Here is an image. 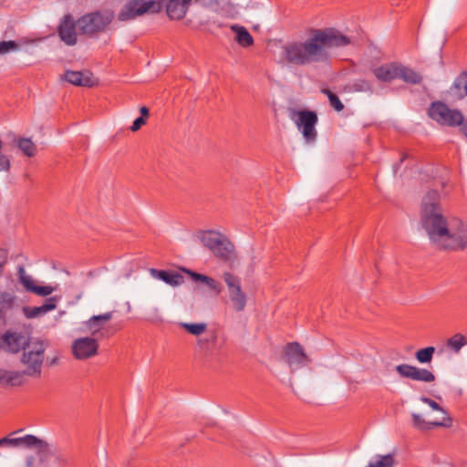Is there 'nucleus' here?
Listing matches in <instances>:
<instances>
[{
  "instance_id": "17",
  "label": "nucleus",
  "mask_w": 467,
  "mask_h": 467,
  "mask_svg": "<svg viewBox=\"0 0 467 467\" xmlns=\"http://www.w3.org/2000/svg\"><path fill=\"white\" fill-rule=\"evenodd\" d=\"M399 62L386 63L372 69L376 78L381 82H391L398 79Z\"/></svg>"
},
{
  "instance_id": "36",
  "label": "nucleus",
  "mask_w": 467,
  "mask_h": 467,
  "mask_svg": "<svg viewBox=\"0 0 467 467\" xmlns=\"http://www.w3.org/2000/svg\"><path fill=\"white\" fill-rule=\"evenodd\" d=\"M453 88L461 96H467V72L462 73L454 81Z\"/></svg>"
},
{
  "instance_id": "43",
  "label": "nucleus",
  "mask_w": 467,
  "mask_h": 467,
  "mask_svg": "<svg viewBox=\"0 0 467 467\" xmlns=\"http://www.w3.org/2000/svg\"><path fill=\"white\" fill-rule=\"evenodd\" d=\"M6 263V260L4 256H1L0 255V277L2 276L3 275V272H4V266Z\"/></svg>"
},
{
  "instance_id": "23",
  "label": "nucleus",
  "mask_w": 467,
  "mask_h": 467,
  "mask_svg": "<svg viewBox=\"0 0 467 467\" xmlns=\"http://www.w3.org/2000/svg\"><path fill=\"white\" fill-rule=\"evenodd\" d=\"M16 300L14 293L0 291V321L5 322L7 314L15 307Z\"/></svg>"
},
{
  "instance_id": "32",
  "label": "nucleus",
  "mask_w": 467,
  "mask_h": 467,
  "mask_svg": "<svg viewBox=\"0 0 467 467\" xmlns=\"http://www.w3.org/2000/svg\"><path fill=\"white\" fill-rule=\"evenodd\" d=\"M467 344L465 337L462 334H455L447 340V347L453 352L459 353L462 347Z\"/></svg>"
},
{
  "instance_id": "3",
  "label": "nucleus",
  "mask_w": 467,
  "mask_h": 467,
  "mask_svg": "<svg viewBox=\"0 0 467 467\" xmlns=\"http://www.w3.org/2000/svg\"><path fill=\"white\" fill-rule=\"evenodd\" d=\"M114 17L115 14L110 9L88 13L77 20L78 33L88 36H95L105 31Z\"/></svg>"
},
{
  "instance_id": "14",
  "label": "nucleus",
  "mask_w": 467,
  "mask_h": 467,
  "mask_svg": "<svg viewBox=\"0 0 467 467\" xmlns=\"http://www.w3.org/2000/svg\"><path fill=\"white\" fill-rule=\"evenodd\" d=\"M99 343L95 337H80L72 345V352L77 359H87L98 353Z\"/></svg>"
},
{
  "instance_id": "34",
  "label": "nucleus",
  "mask_w": 467,
  "mask_h": 467,
  "mask_svg": "<svg viewBox=\"0 0 467 467\" xmlns=\"http://www.w3.org/2000/svg\"><path fill=\"white\" fill-rule=\"evenodd\" d=\"M180 327L193 336H200L203 334L207 328V325L205 323H181Z\"/></svg>"
},
{
  "instance_id": "44",
  "label": "nucleus",
  "mask_w": 467,
  "mask_h": 467,
  "mask_svg": "<svg viewBox=\"0 0 467 467\" xmlns=\"http://www.w3.org/2000/svg\"><path fill=\"white\" fill-rule=\"evenodd\" d=\"M140 112L143 118H147L149 116V109L144 106L140 108Z\"/></svg>"
},
{
  "instance_id": "5",
  "label": "nucleus",
  "mask_w": 467,
  "mask_h": 467,
  "mask_svg": "<svg viewBox=\"0 0 467 467\" xmlns=\"http://www.w3.org/2000/svg\"><path fill=\"white\" fill-rule=\"evenodd\" d=\"M161 8L162 4L158 0H129L119 10L117 17L119 21L128 22L148 13H159Z\"/></svg>"
},
{
  "instance_id": "15",
  "label": "nucleus",
  "mask_w": 467,
  "mask_h": 467,
  "mask_svg": "<svg viewBox=\"0 0 467 467\" xmlns=\"http://www.w3.org/2000/svg\"><path fill=\"white\" fill-rule=\"evenodd\" d=\"M57 33L60 39L67 46H74L78 41V25L71 15L64 16L58 27Z\"/></svg>"
},
{
  "instance_id": "4",
  "label": "nucleus",
  "mask_w": 467,
  "mask_h": 467,
  "mask_svg": "<svg viewBox=\"0 0 467 467\" xmlns=\"http://www.w3.org/2000/svg\"><path fill=\"white\" fill-rule=\"evenodd\" d=\"M47 348V341L34 340L25 348L21 357V363L25 367L24 374L26 376L40 377L45 351Z\"/></svg>"
},
{
  "instance_id": "45",
  "label": "nucleus",
  "mask_w": 467,
  "mask_h": 467,
  "mask_svg": "<svg viewBox=\"0 0 467 467\" xmlns=\"http://www.w3.org/2000/svg\"><path fill=\"white\" fill-rule=\"evenodd\" d=\"M202 4H218V0H200Z\"/></svg>"
},
{
  "instance_id": "21",
  "label": "nucleus",
  "mask_w": 467,
  "mask_h": 467,
  "mask_svg": "<svg viewBox=\"0 0 467 467\" xmlns=\"http://www.w3.org/2000/svg\"><path fill=\"white\" fill-rule=\"evenodd\" d=\"M112 317L113 312L92 316L85 322V326L90 331L91 336L96 337L98 335H100V330L104 327V325L112 318Z\"/></svg>"
},
{
  "instance_id": "1",
  "label": "nucleus",
  "mask_w": 467,
  "mask_h": 467,
  "mask_svg": "<svg viewBox=\"0 0 467 467\" xmlns=\"http://www.w3.org/2000/svg\"><path fill=\"white\" fill-rule=\"evenodd\" d=\"M437 191H430L422 200L421 224L431 242L440 249L467 247V223L457 218L446 220L439 205Z\"/></svg>"
},
{
  "instance_id": "40",
  "label": "nucleus",
  "mask_w": 467,
  "mask_h": 467,
  "mask_svg": "<svg viewBox=\"0 0 467 467\" xmlns=\"http://www.w3.org/2000/svg\"><path fill=\"white\" fill-rule=\"evenodd\" d=\"M354 87L357 91H370L372 89L370 83L364 79L356 82Z\"/></svg>"
},
{
  "instance_id": "42",
  "label": "nucleus",
  "mask_w": 467,
  "mask_h": 467,
  "mask_svg": "<svg viewBox=\"0 0 467 467\" xmlns=\"http://www.w3.org/2000/svg\"><path fill=\"white\" fill-rule=\"evenodd\" d=\"M35 457L34 456H28L26 459V467H35Z\"/></svg>"
},
{
  "instance_id": "33",
  "label": "nucleus",
  "mask_w": 467,
  "mask_h": 467,
  "mask_svg": "<svg viewBox=\"0 0 467 467\" xmlns=\"http://www.w3.org/2000/svg\"><path fill=\"white\" fill-rule=\"evenodd\" d=\"M17 146L27 157H33L36 153V146L30 139L20 138Z\"/></svg>"
},
{
  "instance_id": "6",
  "label": "nucleus",
  "mask_w": 467,
  "mask_h": 467,
  "mask_svg": "<svg viewBox=\"0 0 467 467\" xmlns=\"http://www.w3.org/2000/svg\"><path fill=\"white\" fill-rule=\"evenodd\" d=\"M420 400L423 403L428 404L433 410L441 412L442 414V417L441 419H435L428 421L425 419H423V417L420 414L411 413L412 425L414 428L422 431H426L431 430L434 427L449 428L451 426L452 419L448 415L445 410L442 407H441L436 401L427 397H421Z\"/></svg>"
},
{
  "instance_id": "11",
  "label": "nucleus",
  "mask_w": 467,
  "mask_h": 467,
  "mask_svg": "<svg viewBox=\"0 0 467 467\" xmlns=\"http://www.w3.org/2000/svg\"><path fill=\"white\" fill-rule=\"evenodd\" d=\"M223 278L227 285L233 308L237 312L243 311L245 308L247 298L242 290L240 278L229 272L223 273Z\"/></svg>"
},
{
  "instance_id": "46",
  "label": "nucleus",
  "mask_w": 467,
  "mask_h": 467,
  "mask_svg": "<svg viewBox=\"0 0 467 467\" xmlns=\"http://www.w3.org/2000/svg\"><path fill=\"white\" fill-rule=\"evenodd\" d=\"M461 130H462V133L464 134V136L467 138V123L463 124Z\"/></svg>"
},
{
  "instance_id": "30",
  "label": "nucleus",
  "mask_w": 467,
  "mask_h": 467,
  "mask_svg": "<svg viewBox=\"0 0 467 467\" xmlns=\"http://www.w3.org/2000/svg\"><path fill=\"white\" fill-rule=\"evenodd\" d=\"M395 465L394 454L376 455L368 463L367 467H393Z\"/></svg>"
},
{
  "instance_id": "25",
  "label": "nucleus",
  "mask_w": 467,
  "mask_h": 467,
  "mask_svg": "<svg viewBox=\"0 0 467 467\" xmlns=\"http://www.w3.org/2000/svg\"><path fill=\"white\" fill-rule=\"evenodd\" d=\"M189 275L192 279V281L196 283H202L204 285H206L208 288H210L212 291H213L216 295H219L222 292V285L221 284L216 281L215 279L202 275L198 274L192 271H188Z\"/></svg>"
},
{
  "instance_id": "38",
  "label": "nucleus",
  "mask_w": 467,
  "mask_h": 467,
  "mask_svg": "<svg viewBox=\"0 0 467 467\" xmlns=\"http://www.w3.org/2000/svg\"><path fill=\"white\" fill-rule=\"evenodd\" d=\"M19 50V45L13 40L0 42V56Z\"/></svg>"
},
{
  "instance_id": "10",
  "label": "nucleus",
  "mask_w": 467,
  "mask_h": 467,
  "mask_svg": "<svg viewBox=\"0 0 467 467\" xmlns=\"http://www.w3.org/2000/svg\"><path fill=\"white\" fill-rule=\"evenodd\" d=\"M281 359L289 367L291 373L311 363L303 347L297 342H292L284 348Z\"/></svg>"
},
{
  "instance_id": "35",
  "label": "nucleus",
  "mask_w": 467,
  "mask_h": 467,
  "mask_svg": "<svg viewBox=\"0 0 467 467\" xmlns=\"http://www.w3.org/2000/svg\"><path fill=\"white\" fill-rule=\"evenodd\" d=\"M435 352L434 347H427L425 348L419 349L416 354V359L420 363H431L432 360L433 354Z\"/></svg>"
},
{
  "instance_id": "18",
  "label": "nucleus",
  "mask_w": 467,
  "mask_h": 467,
  "mask_svg": "<svg viewBox=\"0 0 467 467\" xmlns=\"http://www.w3.org/2000/svg\"><path fill=\"white\" fill-rule=\"evenodd\" d=\"M192 0H166V13L171 19H182Z\"/></svg>"
},
{
  "instance_id": "12",
  "label": "nucleus",
  "mask_w": 467,
  "mask_h": 467,
  "mask_svg": "<svg viewBox=\"0 0 467 467\" xmlns=\"http://www.w3.org/2000/svg\"><path fill=\"white\" fill-rule=\"evenodd\" d=\"M30 343L29 337L25 333L8 330L0 337V350L17 353L21 349L25 350Z\"/></svg>"
},
{
  "instance_id": "28",
  "label": "nucleus",
  "mask_w": 467,
  "mask_h": 467,
  "mask_svg": "<svg viewBox=\"0 0 467 467\" xmlns=\"http://www.w3.org/2000/svg\"><path fill=\"white\" fill-rule=\"evenodd\" d=\"M24 370L22 372L16 370H6L0 368V381L12 386H18L23 383Z\"/></svg>"
},
{
  "instance_id": "37",
  "label": "nucleus",
  "mask_w": 467,
  "mask_h": 467,
  "mask_svg": "<svg viewBox=\"0 0 467 467\" xmlns=\"http://www.w3.org/2000/svg\"><path fill=\"white\" fill-rule=\"evenodd\" d=\"M322 92L327 96L330 106L332 108H334L337 111L343 110L344 105L340 101L339 98L335 93H333L331 90L327 89V88L323 89Z\"/></svg>"
},
{
  "instance_id": "9",
  "label": "nucleus",
  "mask_w": 467,
  "mask_h": 467,
  "mask_svg": "<svg viewBox=\"0 0 467 467\" xmlns=\"http://www.w3.org/2000/svg\"><path fill=\"white\" fill-rule=\"evenodd\" d=\"M2 446H23L26 449H32L35 450L41 459L47 455L49 451V444L47 441L32 434H26L19 438L4 437L0 439V447Z\"/></svg>"
},
{
  "instance_id": "24",
  "label": "nucleus",
  "mask_w": 467,
  "mask_h": 467,
  "mask_svg": "<svg viewBox=\"0 0 467 467\" xmlns=\"http://www.w3.org/2000/svg\"><path fill=\"white\" fill-rule=\"evenodd\" d=\"M223 234L214 231H204L198 234V239L201 243L207 247L211 252L213 248L220 244L221 241L224 238Z\"/></svg>"
},
{
  "instance_id": "27",
  "label": "nucleus",
  "mask_w": 467,
  "mask_h": 467,
  "mask_svg": "<svg viewBox=\"0 0 467 467\" xmlns=\"http://www.w3.org/2000/svg\"><path fill=\"white\" fill-rule=\"evenodd\" d=\"M234 252V246L226 237H224L221 241L220 244H217L212 251L215 256L223 260H230Z\"/></svg>"
},
{
  "instance_id": "26",
  "label": "nucleus",
  "mask_w": 467,
  "mask_h": 467,
  "mask_svg": "<svg viewBox=\"0 0 467 467\" xmlns=\"http://www.w3.org/2000/svg\"><path fill=\"white\" fill-rule=\"evenodd\" d=\"M398 78L401 79L405 83L412 85L420 84L422 81V77L420 73L409 67L402 65L401 63L399 64Z\"/></svg>"
},
{
  "instance_id": "29",
  "label": "nucleus",
  "mask_w": 467,
  "mask_h": 467,
  "mask_svg": "<svg viewBox=\"0 0 467 467\" xmlns=\"http://www.w3.org/2000/svg\"><path fill=\"white\" fill-rule=\"evenodd\" d=\"M231 30L236 34V41L240 46L248 47L254 44L253 36L244 26L233 25Z\"/></svg>"
},
{
  "instance_id": "20",
  "label": "nucleus",
  "mask_w": 467,
  "mask_h": 467,
  "mask_svg": "<svg viewBox=\"0 0 467 467\" xmlns=\"http://www.w3.org/2000/svg\"><path fill=\"white\" fill-rule=\"evenodd\" d=\"M64 78L76 86L91 87L94 85L93 75L89 71L67 70L65 72Z\"/></svg>"
},
{
  "instance_id": "8",
  "label": "nucleus",
  "mask_w": 467,
  "mask_h": 467,
  "mask_svg": "<svg viewBox=\"0 0 467 467\" xmlns=\"http://www.w3.org/2000/svg\"><path fill=\"white\" fill-rule=\"evenodd\" d=\"M289 117L296 123L306 141L316 140L317 133L315 127L318 119L315 111L292 109Z\"/></svg>"
},
{
  "instance_id": "31",
  "label": "nucleus",
  "mask_w": 467,
  "mask_h": 467,
  "mask_svg": "<svg viewBox=\"0 0 467 467\" xmlns=\"http://www.w3.org/2000/svg\"><path fill=\"white\" fill-rule=\"evenodd\" d=\"M216 342V335L213 334L211 337L199 338L197 341L198 348L205 357H208L212 353V347Z\"/></svg>"
},
{
  "instance_id": "16",
  "label": "nucleus",
  "mask_w": 467,
  "mask_h": 467,
  "mask_svg": "<svg viewBox=\"0 0 467 467\" xmlns=\"http://www.w3.org/2000/svg\"><path fill=\"white\" fill-rule=\"evenodd\" d=\"M396 370L400 377L410 379L413 380L430 383L433 382L436 379L435 375L431 371L426 368H420L409 364L398 365L396 367Z\"/></svg>"
},
{
  "instance_id": "39",
  "label": "nucleus",
  "mask_w": 467,
  "mask_h": 467,
  "mask_svg": "<svg viewBox=\"0 0 467 467\" xmlns=\"http://www.w3.org/2000/svg\"><path fill=\"white\" fill-rule=\"evenodd\" d=\"M3 145L4 143L0 140V171H8L10 170L11 163L9 158L2 152Z\"/></svg>"
},
{
  "instance_id": "47",
  "label": "nucleus",
  "mask_w": 467,
  "mask_h": 467,
  "mask_svg": "<svg viewBox=\"0 0 467 467\" xmlns=\"http://www.w3.org/2000/svg\"><path fill=\"white\" fill-rule=\"evenodd\" d=\"M57 358H55L50 361V365H55L57 363Z\"/></svg>"
},
{
  "instance_id": "7",
  "label": "nucleus",
  "mask_w": 467,
  "mask_h": 467,
  "mask_svg": "<svg viewBox=\"0 0 467 467\" xmlns=\"http://www.w3.org/2000/svg\"><path fill=\"white\" fill-rule=\"evenodd\" d=\"M428 114L431 119L441 125L453 127L463 122V116L460 110L451 109L441 101L431 103Z\"/></svg>"
},
{
  "instance_id": "19",
  "label": "nucleus",
  "mask_w": 467,
  "mask_h": 467,
  "mask_svg": "<svg viewBox=\"0 0 467 467\" xmlns=\"http://www.w3.org/2000/svg\"><path fill=\"white\" fill-rule=\"evenodd\" d=\"M58 297L53 296L46 300V302L40 306H24L23 313L27 318H35L40 316H44L49 311L57 308Z\"/></svg>"
},
{
  "instance_id": "2",
  "label": "nucleus",
  "mask_w": 467,
  "mask_h": 467,
  "mask_svg": "<svg viewBox=\"0 0 467 467\" xmlns=\"http://www.w3.org/2000/svg\"><path fill=\"white\" fill-rule=\"evenodd\" d=\"M350 43L348 36L335 28L314 29L305 41L286 44L283 57L287 63L296 66L327 62L329 48L346 47Z\"/></svg>"
},
{
  "instance_id": "13",
  "label": "nucleus",
  "mask_w": 467,
  "mask_h": 467,
  "mask_svg": "<svg viewBox=\"0 0 467 467\" xmlns=\"http://www.w3.org/2000/svg\"><path fill=\"white\" fill-rule=\"evenodd\" d=\"M17 276L19 283L23 285L26 291L37 296H47L57 290V286L36 285L33 277L26 272L23 265H19L17 267Z\"/></svg>"
},
{
  "instance_id": "41",
  "label": "nucleus",
  "mask_w": 467,
  "mask_h": 467,
  "mask_svg": "<svg viewBox=\"0 0 467 467\" xmlns=\"http://www.w3.org/2000/svg\"><path fill=\"white\" fill-rule=\"evenodd\" d=\"M145 123H146V119L145 118H143V117L137 118L133 121V123H132V125L130 127L131 131L139 130L141 128V126L144 125Z\"/></svg>"
},
{
  "instance_id": "22",
  "label": "nucleus",
  "mask_w": 467,
  "mask_h": 467,
  "mask_svg": "<svg viewBox=\"0 0 467 467\" xmlns=\"http://www.w3.org/2000/svg\"><path fill=\"white\" fill-rule=\"evenodd\" d=\"M150 274L152 277L160 279L171 286H176L183 283V276L175 272L150 268Z\"/></svg>"
}]
</instances>
